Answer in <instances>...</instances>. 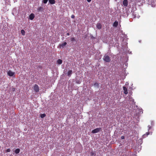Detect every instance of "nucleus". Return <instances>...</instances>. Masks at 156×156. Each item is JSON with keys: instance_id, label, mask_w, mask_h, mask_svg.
<instances>
[{"instance_id": "nucleus-8", "label": "nucleus", "mask_w": 156, "mask_h": 156, "mask_svg": "<svg viewBox=\"0 0 156 156\" xmlns=\"http://www.w3.org/2000/svg\"><path fill=\"white\" fill-rule=\"evenodd\" d=\"M96 27L97 28L100 29L101 28L102 26L100 23H99L97 24Z\"/></svg>"}, {"instance_id": "nucleus-14", "label": "nucleus", "mask_w": 156, "mask_h": 156, "mask_svg": "<svg viewBox=\"0 0 156 156\" xmlns=\"http://www.w3.org/2000/svg\"><path fill=\"white\" fill-rule=\"evenodd\" d=\"M57 63L59 64H61L62 63V61L60 59H58L57 61Z\"/></svg>"}, {"instance_id": "nucleus-13", "label": "nucleus", "mask_w": 156, "mask_h": 156, "mask_svg": "<svg viewBox=\"0 0 156 156\" xmlns=\"http://www.w3.org/2000/svg\"><path fill=\"white\" fill-rule=\"evenodd\" d=\"M20 151V149L19 148L16 149L15 151V152L16 154H18Z\"/></svg>"}, {"instance_id": "nucleus-12", "label": "nucleus", "mask_w": 156, "mask_h": 156, "mask_svg": "<svg viewBox=\"0 0 156 156\" xmlns=\"http://www.w3.org/2000/svg\"><path fill=\"white\" fill-rule=\"evenodd\" d=\"M118 25V22L115 21L113 23V26L116 27Z\"/></svg>"}, {"instance_id": "nucleus-22", "label": "nucleus", "mask_w": 156, "mask_h": 156, "mask_svg": "<svg viewBox=\"0 0 156 156\" xmlns=\"http://www.w3.org/2000/svg\"><path fill=\"white\" fill-rule=\"evenodd\" d=\"M11 151V149L10 148L8 149L6 151V152H10Z\"/></svg>"}, {"instance_id": "nucleus-3", "label": "nucleus", "mask_w": 156, "mask_h": 156, "mask_svg": "<svg viewBox=\"0 0 156 156\" xmlns=\"http://www.w3.org/2000/svg\"><path fill=\"white\" fill-rule=\"evenodd\" d=\"M34 91L36 92H38L39 90V88L37 85L35 84L34 87Z\"/></svg>"}, {"instance_id": "nucleus-16", "label": "nucleus", "mask_w": 156, "mask_h": 156, "mask_svg": "<svg viewBox=\"0 0 156 156\" xmlns=\"http://www.w3.org/2000/svg\"><path fill=\"white\" fill-rule=\"evenodd\" d=\"M91 156H95L96 155L95 153L94 152L91 151L90 153Z\"/></svg>"}, {"instance_id": "nucleus-6", "label": "nucleus", "mask_w": 156, "mask_h": 156, "mask_svg": "<svg viewBox=\"0 0 156 156\" xmlns=\"http://www.w3.org/2000/svg\"><path fill=\"white\" fill-rule=\"evenodd\" d=\"M123 90H124V93L125 94H128V90L127 88L125 87H123Z\"/></svg>"}, {"instance_id": "nucleus-28", "label": "nucleus", "mask_w": 156, "mask_h": 156, "mask_svg": "<svg viewBox=\"0 0 156 156\" xmlns=\"http://www.w3.org/2000/svg\"><path fill=\"white\" fill-rule=\"evenodd\" d=\"M117 0H115V1H116Z\"/></svg>"}, {"instance_id": "nucleus-24", "label": "nucleus", "mask_w": 156, "mask_h": 156, "mask_svg": "<svg viewBox=\"0 0 156 156\" xmlns=\"http://www.w3.org/2000/svg\"><path fill=\"white\" fill-rule=\"evenodd\" d=\"M125 138V137L124 136H122L121 137V139H123Z\"/></svg>"}, {"instance_id": "nucleus-4", "label": "nucleus", "mask_w": 156, "mask_h": 156, "mask_svg": "<svg viewBox=\"0 0 156 156\" xmlns=\"http://www.w3.org/2000/svg\"><path fill=\"white\" fill-rule=\"evenodd\" d=\"M15 73L14 72H12L11 70H9L7 73L8 75L10 76H13L14 74Z\"/></svg>"}, {"instance_id": "nucleus-2", "label": "nucleus", "mask_w": 156, "mask_h": 156, "mask_svg": "<svg viewBox=\"0 0 156 156\" xmlns=\"http://www.w3.org/2000/svg\"><path fill=\"white\" fill-rule=\"evenodd\" d=\"M101 129V128L100 127L97 128L92 131V133H96L100 131Z\"/></svg>"}, {"instance_id": "nucleus-1", "label": "nucleus", "mask_w": 156, "mask_h": 156, "mask_svg": "<svg viewBox=\"0 0 156 156\" xmlns=\"http://www.w3.org/2000/svg\"><path fill=\"white\" fill-rule=\"evenodd\" d=\"M104 61L106 62H109L111 61V59L108 55H105L104 56L103 58Z\"/></svg>"}, {"instance_id": "nucleus-7", "label": "nucleus", "mask_w": 156, "mask_h": 156, "mask_svg": "<svg viewBox=\"0 0 156 156\" xmlns=\"http://www.w3.org/2000/svg\"><path fill=\"white\" fill-rule=\"evenodd\" d=\"M35 16L33 13L31 14L29 16V18L30 20H33Z\"/></svg>"}, {"instance_id": "nucleus-27", "label": "nucleus", "mask_w": 156, "mask_h": 156, "mask_svg": "<svg viewBox=\"0 0 156 156\" xmlns=\"http://www.w3.org/2000/svg\"><path fill=\"white\" fill-rule=\"evenodd\" d=\"M66 35H67V36H69V35L70 34H69V33H68L66 34Z\"/></svg>"}, {"instance_id": "nucleus-17", "label": "nucleus", "mask_w": 156, "mask_h": 156, "mask_svg": "<svg viewBox=\"0 0 156 156\" xmlns=\"http://www.w3.org/2000/svg\"><path fill=\"white\" fill-rule=\"evenodd\" d=\"M21 33L22 35H24L25 33V31L23 30H21Z\"/></svg>"}, {"instance_id": "nucleus-11", "label": "nucleus", "mask_w": 156, "mask_h": 156, "mask_svg": "<svg viewBox=\"0 0 156 156\" xmlns=\"http://www.w3.org/2000/svg\"><path fill=\"white\" fill-rule=\"evenodd\" d=\"M49 2L51 4H54L55 2V0H49Z\"/></svg>"}, {"instance_id": "nucleus-18", "label": "nucleus", "mask_w": 156, "mask_h": 156, "mask_svg": "<svg viewBox=\"0 0 156 156\" xmlns=\"http://www.w3.org/2000/svg\"><path fill=\"white\" fill-rule=\"evenodd\" d=\"M43 9V8L42 7H39L38 9H37V10L38 11H41V10H42Z\"/></svg>"}, {"instance_id": "nucleus-26", "label": "nucleus", "mask_w": 156, "mask_h": 156, "mask_svg": "<svg viewBox=\"0 0 156 156\" xmlns=\"http://www.w3.org/2000/svg\"><path fill=\"white\" fill-rule=\"evenodd\" d=\"M98 83H96L94 84V85H96V86H98Z\"/></svg>"}, {"instance_id": "nucleus-21", "label": "nucleus", "mask_w": 156, "mask_h": 156, "mask_svg": "<svg viewBox=\"0 0 156 156\" xmlns=\"http://www.w3.org/2000/svg\"><path fill=\"white\" fill-rule=\"evenodd\" d=\"M48 1V0H43V2L44 4H46Z\"/></svg>"}, {"instance_id": "nucleus-23", "label": "nucleus", "mask_w": 156, "mask_h": 156, "mask_svg": "<svg viewBox=\"0 0 156 156\" xmlns=\"http://www.w3.org/2000/svg\"><path fill=\"white\" fill-rule=\"evenodd\" d=\"M71 17L73 19H74L75 18V16L74 15H72L71 16Z\"/></svg>"}, {"instance_id": "nucleus-5", "label": "nucleus", "mask_w": 156, "mask_h": 156, "mask_svg": "<svg viewBox=\"0 0 156 156\" xmlns=\"http://www.w3.org/2000/svg\"><path fill=\"white\" fill-rule=\"evenodd\" d=\"M128 3L127 0H124L123 2V4L125 7L127 6Z\"/></svg>"}, {"instance_id": "nucleus-19", "label": "nucleus", "mask_w": 156, "mask_h": 156, "mask_svg": "<svg viewBox=\"0 0 156 156\" xmlns=\"http://www.w3.org/2000/svg\"><path fill=\"white\" fill-rule=\"evenodd\" d=\"M46 116V115L45 114H41V117L42 118H44V117H45Z\"/></svg>"}, {"instance_id": "nucleus-15", "label": "nucleus", "mask_w": 156, "mask_h": 156, "mask_svg": "<svg viewBox=\"0 0 156 156\" xmlns=\"http://www.w3.org/2000/svg\"><path fill=\"white\" fill-rule=\"evenodd\" d=\"M149 134V132L146 133L145 134H144L143 135V138H145Z\"/></svg>"}, {"instance_id": "nucleus-10", "label": "nucleus", "mask_w": 156, "mask_h": 156, "mask_svg": "<svg viewBox=\"0 0 156 156\" xmlns=\"http://www.w3.org/2000/svg\"><path fill=\"white\" fill-rule=\"evenodd\" d=\"M67 43L66 42H64L63 43L60 44L59 46L61 47H63L64 46L66 45Z\"/></svg>"}, {"instance_id": "nucleus-20", "label": "nucleus", "mask_w": 156, "mask_h": 156, "mask_svg": "<svg viewBox=\"0 0 156 156\" xmlns=\"http://www.w3.org/2000/svg\"><path fill=\"white\" fill-rule=\"evenodd\" d=\"M70 40L71 41H76V40L74 38V37H71L70 38Z\"/></svg>"}, {"instance_id": "nucleus-25", "label": "nucleus", "mask_w": 156, "mask_h": 156, "mask_svg": "<svg viewBox=\"0 0 156 156\" xmlns=\"http://www.w3.org/2000/svg\"><path fill=\"white\" fill-rule=\"evenodd\" d=\"M87 1L88 2H91V0H87Z\"/></svg>"}, {"instance_id": "nucleus-9", "label": "nucleus", "mask_w": 156, "mask_h": 156, "mask_svg": "<svg viewBox=\"0 0 156 156\" xmlns=\"http://www.w3.org/2000/svg\"><path fill=\"white\" fill-rule=\"evenodd\" d=\"M72 70H69L68 72L67 75L69 77H70L71 76V74H72Z\"/></svg>"}]
</instances>
